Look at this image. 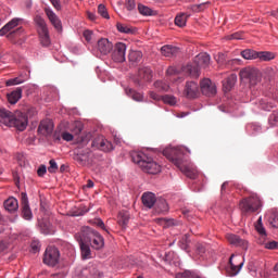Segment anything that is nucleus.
I'll list each match as a JSON object with an SVG mask.
<instances>
[{
  "mask_svg": "<svg viewBox=\"0 0 278 278\" xmlns=\"http://www.w3.org/2000/svg\"><path fill=\"white\" fill-rule=\"evenodd\" d=\"M149 97H150V99H153V101H161V99H162L157 93H155L153 91H150Z\"/></svg>",
  "mask_w": 278,
  "mask_h": 278,
  "instance_id": "0e129e2a",
  "label": "nucleus"
},
{
  "mask_svg": "<svg viewBox=\"0 0 278 278\" xmlns=\"http://www.w3.org/2000/svg\"><path fill=\"white\" fill-rule=\"evenodd\" d=\"M62 139H63L64 141H66V142H71V141H73V135L70 134V132H67V131H64V132L62 134Z\"/></svg>",
  "mask_w": 278,
  "mask_h": 278,
  "instance_id": "bf43d9fd",
  "label": "nucleus"
},
{
  "mask_svg": "<svg viewBox=\"0 0 278 278\" xmlns=\"http://www.w3.org/2000/svg\"><path fill=\"white\" fill-rule=\"evenodd\" d=\"M226 239L231 245L241 247L242 249L248 250V241L241 239V237H238V235L227 233Z\"/></svg>",
  "mask_w": 278,
  "mask_h": 278,
  "instance_id": "f3484780",
  "label": "nucleus"
},
{
  "mask_svg": "<svg viewBox=\"0 0 278 278\" xmlns=\"http://www.w3.org/2000/svg\"><path fill=\"white\" fill-rule=\"evenodd\" d=\"M189 244H190L189 233H185L179 241V248L186 252H189Z\"/></svg>",
  "mask_w": 278,
  "mask_h": 278,
  "instance_id": "e433bc0d",
  "label": "nucleus"
},
{
  "mask_svg": "<svg viewBox=\"0 0 278 278\" xmlns=\"http://www.w3.org/2000/svg\"><path fill=\"white\" fill-rule=\"evenodd\" d=\"M137 9H138L139 14H141L142 16H154V15H156L155 11H153L151 8H148L146 5L138 4Z\"/></svg>",
  "mask_w": 278,
  "mask_h": 278,
  "instance_id": "2f4dec72",
  "label": "nucleus"
},
{
  "mask_svg": "<svg viewBox=\"0 0 278 278\" xmlns=\"http://www.w3.org/2000/svg\"><path fill=\"white\" fill-rule=\"evenodd\" d=\"M132 163L137 164L141 170L149 175H157L162 170V166L148 156L144 152H132Z\"/></svg>",
  "mask_w": 278,
  "mask_h": 278,
  "instance_id": "f03ea898",
  "label": "nucleus"
},
{
  "mask_svg": "<svg viewBox=\"0 0 278 278\" xmlns=\"http://www.w3.org/2000/svg\"><path fill=\"white\" fill-rule=\"evenodd\" d=\"M15 113L13 114L7 109H0V124L11 127Z\"/></svg>",
  "mask_w": 278,
  "mask_h": 278,
  "instance_id": "a211bd4d",
  "label": "nucleus"
},
{
  "mask_svg": "<svg viewBox=\"0 0 278 278\" xmlns=\"http://www.w3.org/2000/svg\"><path fill=\"white\" fill-rule=\"evenodd\" d=\"M188 18H189V15L186 13L178 14L175 17V25L178 27H185L187 25Z\"/></svg>",
  "mask_w": 278,
  "mask_h": 278,
  "instance_id": "72a5a7b5",
  "label": "nucleus"
},
{
  "mask_svg": "<svg viewBox=\"0 0 278 278\" xmlns=\"http://www.w3.org/2000/svg\"><path fill=\"white\" fill-rule=\"evenodd\" d=\"M27 126H28V117L24 113L16 111L14 113L10 128L13 127L18 131H24L27 128Z\"/></svg>",
  "mask_w": 278,
  "mask_h": 278,
  "instance_id": "1a4fd4ad",
  "label": "nucleus"
},
{
  "mask_svg": "<svg viewBox=\"0 0 278 278\" xmlns=\"http://www.w3.org/2000/svg\"><path fill=\"white\" fill-rule=\"evenodd\" d=\"M94 224H96L98 227H100V228H102V229L105 230V224L103 223V220H102L101 218L94 219Z\"/></svg>",
  "mask_w": 278,
  "mask_h": 278,
  "instance_id": "69168bd1",
  "label": "nucleus"
},
{
  "mask_svg": "<svg viewBox=\"0 0 278 278\" xmlns=\"http://www.w3.org/2000/svg\"><path fill=\"white\" fill-rule=\"evenodd\" d=\"M98 12H99V14H100L101 16H103L104 18H106V20L110 18V15H109V13H108V10H106L105 5L100 4L99 8H98Z\"/></svg>",
  "mask_w": 278,
  "mask_h": 278,
  "instance_id": "09e8293b",
  "label": "nucleus"
},
{
  "mask_svg": "<svg viewBox=\"0 0 278 278\" xmlns=\"http://www.w3.org/2000/svg\"><path fill=\"white\" fill-rule=\"evenodd\" d=\"M265 249H267V250H277L278 249V242L277 241H267V243H265Z\"/></svg>",
  "mask_w": 278,
  "mask_h": 278,
  "instance_id": "603ef678",
  "label": "nucleus"
},
{
  "mask_svg": "<svg viewBox=\"0 0 278 278\" xmlns=\"http://www.w3.org/2000/svg\"><path fill=\"white\" fill-rule=\"evenodd\" d=\"M76 240L78 241L81 250V255L84 258H89L91 255V250L89 248V242L85 241L81 232L75 235Z\"/></svg>",
  "mask_w": 278,
  "mask_h": 278,
  "instance_id": "dca6fc26",
  "label": "nucleus"
},
{
  "mask_svg": "<svg viewBox=\"0 0 278 278\" xmlns=\"http://www.w3.org/2000/svg\"><path fill=\"white\" fill-rule=\"evenodd\" d=\"M3 206L9 213H13L18 210V203L14 197H10L9 199H7L3 203Z\"/></svg>",
  "mask_w": 278,
  "mask_h": 278,
  "instance_id": "5701e85b",
  "label": "nucleus"
},
{
  "mask_svg": "<svg viewBox=\"0 0 278 278\" xmlns=\"http://www.w3.org/2000/svg\"><path fill=\"white\" fill-rule=\"evenodd\" d=\"M53 123L50 119L41 121L38 132L42 136H50L53 132Z\"/></svg>",
  "mask_w": 278,
  "mask_h": 278,
  "instance_id": "6ab92c4d",
  "label": "nucleus"
},
{
  "mask_svg": "<svg viewBox=\"0 0 278 278\" xmlns=\"http://www.w3.org/2000/svg\"><path fill=\"white\" fill-rule=\"evenodd\" d=\"M206 253V248L203 243H197L195 245V255L199 257H204V254Z\"/></svg>",
  "mask_w": 278,
  "mask_h": 278,
  "instance_id": "37998d69",
  "label": "nucleus"
},
{
  "mask_svg": "<svg viewBox=\"0 0 278 278\" xmlns=\"http://www.w3.org/2000/svg\"><path fill=\"white\" fill-rule=\"evenodd\" d=\"M98 49L102 54L106 55L112 51L113 43L109 39L102 38L98 41Z\"/></svg>",
  "mask_w": 278,
  "mask_h": 278,
  "instance_id": "412c9836",
  "label": "nucleus"
},
{
  "mask_svg": "<svg viewBox=\"0 0 278 278\" xmlns=\"http://www.w3.org/2000/svg\"><path fill=\"white\" fill-rule=\"evenodd\" d=\"M268 122H269L270 126L277 125L278 124V113L277 112L271 113L269 115Z\"/></svg>",
  "mask_w": 278,
  "mask_h": 278,
  "instance_id": "8fccbe9b",
  "label": "nucleus"
},
{
  "mask_svg": "<svg viewBox=\"0 0 278 278\" xmlns=\"http://www.w3.org/2000/svg\"><path fill=\"white\" fill-rule=\"evenodd\" d=\"M60 260V252L58 248H54L53 245H49L47 248L45 255H43V263L50 267H54Z\"/></svg>",
  "mask_w": 278,
  "mask_h": 278,
  "instance_id": "6e6552de",
  "label": "nucleus"
},
{
  "mask_svg": "<svg viewBox=\"0 0 278 278\" xmlns=\"http://www.w3.org/2000/svg\"><path fill=\"white\" fill-rule=\"evenodd\" d=\"M241 56L245 60H255L257 59V52L251 49L241 51Z\"/></svg>",
  "mask_w": 278,
  "mask_h": 278,
  "instance_id": "4c0bfd02",
  "label": "nucleus"
},
{
  "mask_svg": "<svg viewBox=\"0 0 278 278\" xmlns=\"http://www.w3.org/2000/svg\"><path fill=\"white\" fill-rule=\"evenodd\" d=\"M194 65L188 64L181 67V73L186 75H190L192 77L200 76V67L206 68L211 64V55L208 53H199L194 58Z\"/></svg>",
  "mask_w": 278,
  "mask_h": 278,
  "instance_id": "7ed1b4c3",
  "label": "nucleus"
},
{
  "mask_svg": "<svg viewBox=\"0 0 278 278\" xmlns=\"http://www.w3.org/2000/svg\"><path fill=\"white\" fill-rule=\"evenodd\" d=\"M35 23L38 26V34H39L41 45L43 47H48L51 43V40H50L49 30L45 20L41 16L37 15L35 17Z\"/></svg>",
  "mask_w": 278,
  "mask_h": 278,
  "instance_id": "0eeeda50",
  "label": "nucleus"
},
{
  "mask_svg": "<svg viewBox=\"0 0 278 278\" xmlns=\"http://www.w3.org/2000/svg\"><path fill=\"white\" fill-rule=\"evenodd\" d=\"M156 197L153 192H143L141 195L142 205L147 208H152L156 203Z\"/></svg>",
  "mask_w": 278,
  "mask_h": 278,
  "instance_id": "aec40b11",
  "label": "nucleus"
},
{
  "mask_svg": "<svg viewBox=\"0 0 278 278\" xmlns=\"http://www.w3.org/2000/svg\"><path fill=\"white\" fill-rule=\"evenodd\" d=\"M46 14L54 28L60 31L62 29V23L60 18L51 10H46Z\"/></svg>",
  "mask_w": 278,
  "mask_h": 278,
  "instance_id": "bb28decb",
  "label": "nucleus"
},
{
  "mask_svg": "<svg viewBox=\"0 0 278 278\" xmlns=\"http://www.w3.org/2000/svg\"><path fill=\"white\" fill-rule=\"evenodd\" d=\"M72 131L74 132V135L78 136L81 134L83 131V124L77 122L74 124V128L72 129Z\"/></svg>",
  "mask_w": 278,
  "mask_h": 278,
  "instance_id": "3c124183",
  "label": "nucleus"
},
{
  "mask_svg": "<svg viewBox=\"0 0 278 278\" xmlns=\"http://www.w3.org/2000/svg\"><path fill=\"white\" fill-rule=\"evenodd\" d=\"M30 247H31L34 252H38L40 250L39 241H33Z\"/></svg>",
  "mask_w": 278,
  "mask_h": 278,
  "instance_id": "680f3d73",
  "label": "nucleus"
},
{
  "mask_svg": "<svg viewBox=\"0 0 278 278\" xmlns=\"http://www.w3.org/2000/svg\"><path fill=\"white\" fill-rule=\"evenodd\" d=\"M153 85H154V88L157 89L159 91H168L169 90V85L163 80H156V81H154Z\"/></svg>",
  "mask_w": 278,
  "mask_h": 278,
  "instance_id": "79ce46f5",
  "label": "nucleus"
},
{
  "mask_svg": "<svg viewBox=\"0 0 278 278\" xmlns=\"http://www.w3.org/2000/svg\"><path fill=\"white\" fill-rule=\"evenodd\" d=\"M138 77L140 80L150 81L152 79V71L150 67H140L138 70Z\"/></svg>",
  "mask_w": 278,
  "mask_h": 278,
  "instance_id": "c85d7f7f",
  "label": "nucleus"
},
{
  "mask_svg": "<svg viewBox=\"0 0 278 278\" xmlns=\"http://www.w3.org/2000/svg\"><path fill=\"white\" fill-rule=\"evenodd\" d=\"M47 173V166L46 165H40L38 170H37V174L39 177H43Z\"/></svg>",
  "mask_w": 278,
  "mask_h": 278,
  "instance_id": "13d9d810",
  "label": "nucleus"
},
{
  "mask_svg": "<svg viewBox=\"0 0 278 278\" xmlns=\"http://www.w3.org/2000/svg\"><path fill=\"white\" fill-rule=\"evenodd\" d=\"M163 155L173 163L185 176L189 179H197L199 170L192 166L184 165V152L178 148H166L163 150Z\"/></svg>",
  "mask_w": 278,
  "mask_h": 278,
  "instance_id": "f257e3e1",
  "label": "nucleus"
},
{
  "mask_svg": "<svg viewBox=\"0 0 278 278\" xmlns=\"http://www.w3.org/2000/svg\"><path fill=\"white\" fill-rule=\"evenodd\" d=\"M180 52L179 48L174 46H164L161 48L162 55L166 58H172L177 55Z\"/></svg>",
  "mask_w": 278,
  "mask_h": 278,
  "instance_id": "393cba45",
  "label": "nucleus"
},
{
  "mask_svg": "<svg viewBox=\"0 0 278 278\" xmlns=\"http://www.w3.org/2000/svg\"><path fill=\"white\" fill-rule=\"evenodd\" d=\"M233 257L235 254H231L229 258V265H230V270H231V276H236L240 273L241 268L243 267L244 263H240L239 266H236L233 263Z\"/></svg>",
  "mask_w": 278,
  "mask_h": 278,
  "instance_id": "473e14b6",
  "label": "nucleus"
},
{
  "mask_svg": "<svg viewBox=\"0 0 278 278\" xmlns=\"http://www.w3.org/2000/svg\"><path fill=\"white\" fill-rule=\"evenodd\" d=\"M136 9V2L134 0H126V10L132 11Z\"/></svg>",
  "mask_w": 278,
  "mask_h": 278,
  "instance_id": "6e6d98bb",
  "label": "nucleus"
},
{
  "mask_svg": "<svg viewBox=\"0 0 278 278\" xmlns=\"http://www.w3.org/2000/svg\"><path fill=\"white\" fill-rule=\"evenodd\" d=\"M238 80V76L236 74H231L223 81V88L225 91H230L235 87Z\"/></svg>",
  "mask_w": 278,
  "mask_h": 278,
  "instance_id": "a878e982",
  "label": "nucleus"
},
{
  "mask_svg": "<svg viewBox=\"0 0 278 278\" xmlns=\"http://www.w3.org/2000/svg\"><path fill=\"white\" fill-rule=\"evenodd\" d=\"M48 170L50 174H54L58 170V164L54 160H50V167Z\"/></svg>",
  "mask_w": 278,
  "mask_h": 278,
  "instance_id": "5fc2aeb1",
  "label": "nucleus"
},
{
  "mask_svg": "<svg viewBox=\"0 0 278 278\" xmlns=\"http://www.w3.org/2000/svg\"><path fill=\"white\" fill-rule=\"evenodd\" d=\"M256 59L261 61H270L275 59V54L273 52H256Z\"/></svg>",
  "mask_w": 278,
  "mask_h": 278,
  "instance_id": "58836bf2",
  "label": "nucleus"
},
{
  "mask_svg": "<svg viewBox=\"0 0 278 278\" xmlns=\"http://www.w3.org/2000/svg\"><path fill=\"white\" fill-rule=\"evenodd\" d=\"M227 39L228 40H240V39H243V36L240 34V33H236V34H232L230 36H227Z\"/></svg>",
  "mask_w": 278,
  "mask_h": 278,
  "instance_id": "052dcab7",
  "label": "nucleus"
},
{
  "mask_svg": "<svg viewBox=\"0 0 278 278\" xmlns=\"http://www.w3.org/2000/svg\"><path fill=\"white\" fill-rule=\"evenodd\" d=\"M117 31L122 34H134V28L122 23H117Z\"/></svg>",
  "mask_w": 278,
  "mask_h": 278,
  "instance_id": "a19ab883",
  "label": "nucleus"
},
{
  "mask_svg": "<svg viewBox=\"0 0 278 278\" xmlns=\"http://www.w3.org/2000/svg\"><path fill=\"white\" fill-rule=\"evenodd\" d=\"M22 83H24V79H22L20 77H15V78L7 80L5 85L7 86H15V85H18V84H22Z\"/></svg>",
  "mask_w": 278,
  "mask_h": 278,
  "instance_id": "a18cd8bd",
  "label": "nucleus"
},
{
  "mask_svg": "<svg viewBox=\"0 0 278 278\" xmlns=\"http://www.w3.org/2000/svg\"><path fill=\"white\" fill-rule=\"evenodd\" d=\"M128 60L132 64L141 62V60H142V52H140V51H131L128 54Z\"/></svg>",
  "mask_w": 278,
  "mask_h": 278,
  "instance_id": "c9c22d12",
  "label": "nucleus"
},
{
  "mask_svg": "<svg viewBox=\"0 0 278 278\" xmlns=\"http://www.w3.org/2000/svg\"><path fill=\"white\" fill-rule=\"evenodd\" d=\"M269 225H270L273 228L278 229V214H273V215L269 217Z\"/></svg>",
  "mask_w": 278,
  "mask_h": 278,
  "instance_id": "de8ad7c7",
  "label": "nucleus"
},
{
  "mask_svg": "<svg viewBox=\"0 0 278 278\" xmlns=\"http://www.w3.org/2000/svg\"><path fill=\"white\" fill-rule=\"evenodd\" d=\"M130 220V214L128 211H119V214L117 215V223L122 228H126L128 223Z\"/></svg>",
  "mask_w": 278,
  "mask_h": 278,
  "instance_id": "cd10ccee",
  "label": "nucleus"
},
{
  "mask_svg": "<svg viewBox=\"0 0 278 278\" xmlns=\"http://www.w3.org/2000/svg\"><path fill=\"white\" fill-rule=\"evenodd\" d=\"M191 271H185V273H182V274H178V275H176V278H191Z\"/></svg>",
  "mask_w": 278,
  "mask_h": 278,
  "instance_id": "e2e57ef3",
  "label": "nucleus"
},
{
  "mask_svg": "<svg viewBox=\"0 0 278 278\" xmlns=\"http://www.w3.org/2000/svg\"><path fill=\"white\" fill-rule=\"evenodd\" d=\"M162 101L163 103H167L168 105H176L177 103L176 98L174 96H168V94L163 96Z\"/></svg>",
  "mask_w": 278,
  "mask_h": 278,
  "instance_id": "c03bdc74",
  "label": "nucleus"
},
{
  "mask_svg": "<svg viewBox=\"0 0 278 278\" xmlns=\"http://www.w3.org/2000/svg\"><path fill=\"white\" fill-rule=\"evenodd\" d=\"M255 229L263 238H266V228H264V225L262 224V216H260L255 223Z\"/></svg>",
  "mask_w": 278,
  "mask_h": 278,
  "instance_id": "ea45409f",
  "label": "nucleus"
},
{
  "mask_svg": "<svg viewBox=\"0 0 278 278\" xmlns=\"http://www.w3.org/2000/svg\"><path fill=\"white\" fill-rule=\"evenodd\" d=\"M200 94V86L195 81H187L184 89V96L187 99H198Z\"/></svg>",
  "mask_w": 278,
  "mask_h": 278,
  "instance_id": "f8f14e48",
  "label": "nucleus"
},
{
  "mask_svg": "<svg viewBox=\"0 0 278 278\" xmlns=\"http://www.w3.org/2000/svg\"><path fill=\"white\" fill-rule=\"evenodd\" d=\"M262 207V201L257 195H251L240 201V210L243 215L253 214Z\"/></svg>",
  "mask_w": 278,
  "mask_h": 278,
  "instance_id": "39448f33",
  "label": "nucleus"
},
{
  "mask_svg": "<svg viewBox=\"0 0 278 278\" xmlns=\"http://www.w3.org/2000/svg\"><path fill=\"white\" fill-rule=\"evenodd\" d=\"M126 50L127 47L125 43L117 42L115 43V50H113V54L111 55V58L113 59V61L122 63L126 60Z\"/></svg>",
  "mask_w": 278,
  "mask_h": 278,
  "instance_id": "ddd939ff",
  "label": "nucleus"
},
{
  "mask_svg": "<svg viewBox=\"0 0 278 278\" xmlns=\"http://www.w3.org/2000/svg\"><path fill=\"white\" fill-rule=\"evenodd\" d=\"M23 90L21 87L16 88L15 90L11 91L7 94V99L11 105H15L20 99H22Z\"/></svg>",
  "mask_w": 278,
  "mask_h": 278,
  "instance_id": "4be33fe9",
  "label": "nucleus"
},
{
  "mask_svg": "<svg viewBox=\"0 0 278 278\" xmlns=\"http://www.w3.org/2000/svg\"><path fill=\"white\" fill-rule=\"evenodd\" d=\"M177 74H179V70L176 66H169L166 70V75L167 76H174V75H177Z\"/></svg>",
  "mask_w": 278,
  "mask_h": 278,
  "instance_id": "864d4df0",
  "label": "nucleus"
},
{
  "mask_svg": "<svg viewBox=\"0 0 278 278\" xmlns=\"http://www.w3.org/2000/svg\"><path fill=\"white\" fill-rule=\"evenodd\" d=\"M200 90L204 97H215L217 94L216 85L208 78L200 81Z\"/></svg>",
  "mask_w": 278,
  "mask_h": 278,
  "instance_id": "9b49d317",
  "label": "nucleus"
},
{
  "mask_svg": "<svg viewBox=\"0 0 278 278\" xmlns=\"http://www.w3.org/2000/svg\"><path fill=\"white\" fill-rule=\"evenodd\" d=\"M40 230L43 235H53L54 228L49 220H41L39 224Z\"/></svg>",
  "mask_w": 278,
  "mask_h": 278,
  "instance_id": "c756f323",
  "label": "nucleus"
},
{
  "mask_svg": "<svg viewBox=\"0 0 278 278\" xmlns=\"http://www.w3.org/2000/svg\"><path fill=\"white\" fill-rule=\"evenodd\" d=\"M240 78L248 80L250 85L255 86L262 80V73L254 67H245L240 71Z\"/></svg>",
  "mask_w": 278,
  "mask_h": 278,
  "instance_id": "423d86ee",
  "label": "nucleus"
},
{
  "mask_svg": "<svg viewBox=\"0 0 278 278\" xmlns=\"http://www.w3.org/2000/svg\"><path fill=\"white\" fill-rule=\"evenodd\" d=\"M92 36H93L92 30L87 29L84 31V37L88 42H90L92 40Z\"/></svg>",
  "mask_w": 278,
  "mask_h": 278,
  "instance_id": "4d7b16f0",
  "label": "nucleus"
},
{
  "mask_svg": "<svg viewBox=\"0 0 278 278\" xmlns=\"http://www.w3.org/2000/svg\"><path fill=\"white\" fill-rule=\"evenodd\" d=\"M156 222L161 225L166 224L169 225L170 220L166 219V218H157Z\"/></svg>",
  "mask_w": 278,
  "mask_h": 278,
  "instance_id": "774afa93",
  "label": "nucleus"
},
{
  "mask_svg": "<svg viewBox=\"0 0 278 278\" xmlns=\"http://www.w3.org/2000/svg\"><path fill=\"white\" fill-rule=\"evenodd\" d=\"M92 148H96L103 152H111L113 150V144L111 141L100 136L93 140Z\"/></svg>",
  "mask_w": 278,
  "mask_h": 278,
  "instance_id": "4468645a",
  "label": "nucleus"
},
{
  "mask_svg": "<svg viewBox=\"0 0 278 278\" xmlns=\"http://www.w3.org/2000/svg\"><path fill=\"white\" fill-rule=\"evenodd\" d=\"M154 208L157 214H161V213H167L169 210V206L165 199L160 198L155 201Z\"/></svg>",
  "mask_w": 278,
  "mask_h": 278,
  "instance_id": "b1692460",
  "label": "nucleus"
},
{
  "mask_svg": "<svg viewBox=\"0 0 278 278\" xmlns=\"http://www.w3.org/2000/svg\"><path fill=\"white\" fill-rule=\"evenodd\" d=\"M81 236L86 242L94 250H100L104 247V239L101 233L89 226H84L80 230Z\"/></svg>",
  "mask_w": 278,
  "mask_h": 278,
  "instance_id": "20e7f679",
  "label": "nucleus"
},
{
  "mask_svg": "<svg viewBox=\"0 0 278 278\" xmlns=\"http://www.w3.org/2000/svg\"><path fill=\"white\" fill-rule=\"evenodd\" d=\"M126 96L130 97V99H132V101H142L143 100V96L137 91H135L131 88H126Z\"/></svg>",
  "mask_w": 278,
  "mask_h": 278,
  "instance_id": "f704fd0d",
  "label": "nucleus"
},
{
  "mask_svg": "<svg viewBox=\"0 0 278 278\" xmlns=\"http://www.w3.org/2000/svg\"><path fill=\"white\" fill-rule=\"evenodd\" d=\"M89 150H86L84 153H77L74 157L76 162H78L81 166H85L89 161Z\"/></svg>",
  "mask_w": 278,
  "mask_h": 278,
  "instance_id": "7c9ffc66",
  "label": "nucleus"
},
{
  "mask_svg": "<svg viewBox=\"0 0 278 278\" xmlns=\"http://www.w3.org/2000/svg\"><path fill=\"white\" fill-rule=\"evenodd\" d=\"M210 4H211V2H204V3H201L199 5H193L192 10L195 11V12H202L205 9H207Z\"/></svg>",
  "mask_w": 278,
  "mask_h": 278,
  "instance_id": "49530a36",
  "label": "nucleus"
},
{
  "mask_svg": "<svg viewBox=\"0 0 278 278\" xmlns=\"http://www.w3.org/2000/svg\"><path fill=\"white\" fill-rule=\"evenodd\" d=\"M21 21V18H13L11 22H9L5 26H3L0 29V36H4L9 33V35L7 36L9 39L16 37L22 31V28H17L16 30L13 31L11 30L14 27H16Z\"/></svg>",
  "mask_w": 278,
  "mask_h": 278,
  "instance_id": "9d476101",
  "label": "nucleus"
},
{
  "mask_svg": "<svg viewBox=\"0 0 278 278\" xmlns=\"http://www.w3.org/2000/svg\"><path fill=\"white\" fill-rule=\"evenodd\" d=\"M50 2L58 11L61 10L60 0H50Z\"/></svg>",
  "mask_w": 278,
  "mask_h": 278,
  "instance_id": "338daca9",
  "label": "nucleus"
},
{
  "mask_svg": "<svg viewBox=\"0 0 278 278\" xmlns=\"http://www.w3.org/2000/svg\"><path fill=\"white\" fill-rule=\"evenodd\" d=\"M22 217L25 220H31L33 213L28 204V197L25 192L21 193Z\"/></svg>",
  "mask_w": 278,
  "mask_h": 278,
  "instance_id": "2eb2a0df",
  "label": "nucleus"
}]
</instances>
